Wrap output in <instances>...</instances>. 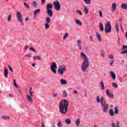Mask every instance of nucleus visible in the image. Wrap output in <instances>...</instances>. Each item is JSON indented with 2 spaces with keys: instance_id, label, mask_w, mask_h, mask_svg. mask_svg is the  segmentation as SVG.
<instances>
[{
  "instance_id": "1",
  "label": "nucleus",
  "mask_w": 127,
  "mask_h": 127,
  "mask_svg": "<svg viewBox=\"0 0 127 127\" xmlns=\"http://www.w3.org/2000/svg\"><path fill=\"white\" fill-rule=\"evenodd\" d=\"M80 56L82 57V59H83L82 64L81 65V70L82 72H87V69H88L89 64H90L89 61L88 60V57H87V55L83 52L81 53Z\"/></svg>"
},
{
  "instance_id": "2",
  "label": "nucleus",
  "mask_w": 127,
  "mask_h": 127,
  "mask_svg": "<svg viewBox=\"0 0 127 127\" xmlns=\"http://www.w3.org/2000/svg\"><path fill=\"white\" fill-rule=\"evenodd\" d=\"M69 106V101L66 100H62L60 103L59 111L62 115H66L68 113V107Z\"/></svg>"
},
{
  "instance_id": "3",
  "label": "nucleus",
  "mask_w": 127,
  "mask_h": 127,
  "mask_svg": "<svg viewBox=\"0 0 127 127\" xmlns=\"http://www.w3.org/2000/svg\"><path fill=\"white\" fill-rule=\"evenodd\" d=\"M101 107H102V111L103 113H108L109 111V104H107L106 102L104 103V97H101Z\"/></svg>"
},
{
  "instance_id": "4",
  "label": "nucleus",
  "mask_w": 127,
  "mask_h": 127,
  "mask_svg": "<svg viewBox=\"0 0 127 127\" xmlns=\"http://www.w3.org/2000/svg\"><path fill=\"white\" fill-rule=\"evenodd\" d=\"M66 70L67 69L65 65H60V67L58 69V73L61 75V76H63V75H64V72H66Z\"/></svg>"
},
{
  "instance_id": "5",
  "label": "nucleus",
  "mask_w": 127,
  "mask_h": 127,
  "mask_svg": "<svg viewBox=\"0 0 127 127\" xmlns=\"http://www.w3.org/2000/svg\"><path fill=\"white\" fill-rule=\"evenodd\" d=\"M105 31L106 33H110L112 31V26H111V23L108 22L106 24L105 27Z\"/></svg>"
},
{
  "instance_id": "6",
  "label": "nucleus",
  "mask_w": 127,
  "mask_h": 127,
  "mask_svg": "<svg viewBox=\"0 0 127 127\" xmlns=\"http://www.w3.org/2000/svg\"><path fill=\"white\" fill-rule=\"evenodd\" d=\"M54 6L55 9L56 10H57V11H59V10H60V9H61V5H60V3L58 0L54 2Z\"/></svg>"
},
{
  "instance_id": "7",
  "label": "nucleus",
  "mask_w": 127,
  "mask_h": 127,
  "mask_svg": "<svg viewBox=\"0 0 127 127\" xmlns=\"http://www.w3.org/2000/svg\"><path fill=\"white\" fill-rule=\"evenodd\" d=\"M56 69H57V64L55 62L52 63L51 66V70L53 71V73H54V74L57 73Z\"/></svg>"
},
{
  "instance_id": "8",
  "label": "nucleus",
  "mask_w": 127,
  "mask_h": 127,
  "mask_svg": "<svg viewBox=\"0 0 127 127\" xmlns=\"http://www.w3.org/2000/svg\"><path fill=\"white\" fill-rule=\"evenodd\" d=\"M16 16L18 21L21 22L22 24H23V23H22V15H21V13L19 11H17Z\"/></svg>"
},
{
  "instance_id": "9",
  "label": "nucleus",
  "mask_w": 127,
  "mask_h": 127,
  "mask_svg": "<svg viewBox=\"0 0 127 127\" xmlns=\"http://www.w3.org/2000/svg\"><path fill=\"white\" fill-rule=\"evenodd\" d=\"M26 98L28 103H30L31 104H32V103H33V99L32 98V97H31V96H30V95H27L26 96Z\"/></svg>"
},
{
  "instance_id": "10",
  "label": "nucleus",
  "mask_w": 127,
  "mask_h": 127,
  "mask_svg": "<svg viewBox=\"0 0 127 127\" xmlns=\"http://www.w3.org/2000/svg\"><path fill=\"white\" fill-rule=\"evenodd\" d=\"M77 43L79 50H82L83 47L82 46V40H78L77 41Z\"/></svg>"
},
{
  "instance_id": "11",
  "label": "nucleus",
  "mask_w": 127,
  "mask_h": 127,
  "mask_svg": "<svg viewBox=\"0 0 127 127\" xmlns=\"http://www.w3.org/2000/svg\"><path fill=\"white\" fill-rule=\"evenodd\" d=\"M106 95L109 98H111L113 99L114 98V94L110 93L109 89H107L106 91Z\"/></svg>"
},
{
  "instance_id": "12",
  "label": "nucleus",
  "mask_w": 127,
  "mask_h": 127,
  "mask_svg": "<svg viewBox=\"0 0 127 127\" xmlns=\"http://www.w3.org/2000/svg\"><path fill=\"white\" fill-rule=\"evenodd\" d=\"M47 13L50 17H52V16H53V11H52V9L47 10Z\"/></svg>"
},
{
  "instance_id": "13",
  "label": "nucleus",
  "mask_w": 127,
  "mask_h": 127,
  "mask_svg": "<svg viewBox=\"0 0 127 127\" xmlns=\"http://www.w3.org/2000/svg\"><path fill=\"white\" fill-rule=\"evenodd\" d=\"M33 60H39V61H41L42 60V58H41V56H33Z\"/></svg>"
},
{
  "instance_id": "14",
  "label": "nucleus",
  "mask_w": 127,
  "mask_h": 127,
  "mask_svg": "<svg viewBox=\"0 0 127 127\" xmlns=\"http://www.w3.org/2000/svg\"><path fill=\"white\" fill-rule=\"evenodd\" d=\"M53 5L51 3H49L47 5L46 10H51L53 8Z\"/></svg>"
},
{
  "instance_id": "15",
  "label": "nucleus",
  "mask_w": 127,
  "mask_h": 127,
  "mask_svg": "<svg viewBox=\"0 0 127 127\" xmlns=\"http://www.w3.org/2000/svg\"><path fill=\"white\" fill-rule=\"evenodd\" d=\"M96 37L97 40H98L99 42H101V41H102V38L101 37V35L99 33H96Z\"/></svg>"
},
{
  "instance_id": "16",
  "label": "nucleus",
  "mask_w": 127,
  "mask_h": 127,
  "mask_svg": "<svg viewBox=\"0 0 127 127\" xmlns=\"http://www.w3.org/2000/svg\"><path fill=\"white\" fill-rule=\"evenodd\" d=\"M41 11L40 9L38 8L36 9L34 11V15H35V16H37V14L38 13H39Z\"/></svg>"
},
{
  "instance_id": "17",
  "label": "nucleus",
  "mask_w": 127,
  "mask_h": 127,
  "mask_svg": "<svg viewBox=\"0 0 127 127\" xmlns=\"http://www.w3.org/2000/svg\"><path fill=\"white\" fill-rule=\"evenodd\" d=\"M109 115L111 117H114L115 116V112H114V110L113 109H110L109 110Z\"/></svg>"
},
{
  "instance_id": "18",
  "label": "nucleus",
  "mask_w": 127,
  "mask_h": 127,
  "mask_svg": "<svg viewBox=\"0 0 127 127\" xmlns=\"http://www.w3.org/2000/svg\"><path fill=\"white\" fill-rule=\"evenodd\" d=\"M75 23H76V24L77 25H79V26H81L83 25V24L82 23V22H81V21H80L78 19H75Z\"/></svg>"
},
{
  "instance_id": "19",
  "label": "nucleus",
  "mask_w": 127,
  "mask_h": 127,
  "mask_svg": "<svg viewBox=\"0 0 127 127\" xmlns=\"http://www.w3.org/2000/svg\"><path fill=\"white\" fill-rule=\"evenodd\" d=\"M80 124H81V121L80 120V118H78L75 120V125L76 127H79Z\"/></svg>"
},
{
  "instance_id": "20",
  "label": "nucleus",
  "mask_w": 127,
  "mask_h": 127,
  "mask_svg": "<svg viewBox=\"0 0 127 127\" xmlns=\"http://www.w3.org/2000/svg\"><path fill=\"white\" fill-rule=\"evenodd\" d=\"M112 11H116V9H117V4L116 3H112Z\"/></svg>"
},
{
  "instance_id": "21",
  "label": "nucleus",
  "mask_w": 127,
  "mask_h": 127,
  "mask_svg": "<svg viewBox=\"0 0 127 127\" xmlns=\"http://www.w3.org/2000/svg\"><path fill=\"white\" fill-rule=\"evenodd\" d=\"M61 84L62 85H67V80L64 79H61Z\"/></svg>"
},
{
  "instance_id": "22",
  "label": "nucleus",
  "mask_w": 127,
  "mask_h": 127,
  "mask_svg": "<svg viewBox=\"0 0 127 127\" xmlns=\"http://www.w3.org/2000/svg\"><path fill=\"white\" fill-rule=\"evenodd\" d=\"M110 75L113 80H116V74H115L114 72L111 71L110 72Z\"/></svg>"
},
{
  "instance_id": "23",
  "label": "nucleus",
  "mask_w": 127,
  "mask_h": 127,
  "mask_svg": "<svg viewBox=\"0 0 127 127\" xmlns=\"http://www.w3.org/2000/svg\"><path fill=\"white\" fill-rule=\"evenodd\" d=\"M4 75L5 78H7L8 76V70L6 69H4Z\"/></svg>"
},
{
  "instance_id": "24",
  "label": "nucleus",
  "mask_w": 127,
  "mask_h": 127,
  "mask_svg": "<svg viewBox=\"0 0 127 127\" xmlns=\"http://www.w3.org/2000/svg\"><path fill=\"white\" fill-rule=\"evenodd\" d=\"M121 8L127 10V3H123L121 5Z\"/></svg>"
},
{
  "instance_id": "25",
  "label": "nucleus",
  "mask_w": 127,
  "mask_h": 127,
  "mask_svg": "<svg viewBox=\"0 0 127 127\" xmlns=\"http://www.w3.org/2000/svg\"><path fill=\"white\" fill-rule=\"evenodd\" d=\"M114 114L115 115L119 114V108H118V107H117V106H116L114 108Z\"/></svg>"
},
{
  "instance_id": "26",
  "label": "nucleus",
  "mask_w": 127,
  "mask_h": 127,
  "mask_svg": "<svg viewBox=\"0 0 127 127\" xmlns=\"http://www.w3.org/2000/svg\"><path fill=\"white\" fill-rule=\"evenodd\" d=\"M67 96H68V93H67V91H66V90L63 91V97L64 98H67Z\"/></svg>"
},
{
  "instance_id": "27",
  "label": "nucleus",
  "mask_w": 127,
  "mask_h": 127,
  "mask_svg": "<svg viewBox=\"0 0 127 127\" xmlns=\"http://www.w3.org/2000/svg\"><path fill=\"white\" fill-rule=\"evenodd\" d=\"M29 93L30 96H31V97H33V90H32V87H30Z\"/></svg>"
},
{
  "instance_id": "28",
  "label": "nucleus",
  "mask_w": 127,
  "mask_h": 127,
  "mask_svg": "<svg viewBox=\"0 0 127 127\" xmlns=\"http://www.w3.org/2000/svg\"><path fill=\"white\" fill-rule=\"evenodd\" d=\"M65 123L66 125H70L71 124V120L70 119L67 118L65 120Z\"/></svg>"
},
{
  "instance_id": "29",
  "label": "nucleus",
  "mask_w": 127,
  "mask_h": 127,
  "mask_svg": "<svg viewBox=\"0 0 127 127\" xmlns=\"http://www.w3.org/2000/svg\"><path fill=\"white\" fill-rule=\"evenodd\" d=\"M100 85L102 90H105V83H104V81H101Z\"/></svg>"
},
{
  "instance_id": "30",
  "label": "nucleus",
  "mask_w": 127,
  "mask_h": 127,
  "mask_svg": "<svg viewBox=\"0 0 127 127\" xmlns=\"http://www.w3.org/2000/svg\"><path fill=\"white\" fill-rule=\"evenodd\" d=\"M1 119L2 120H4L5 121H7V120H9V116H2Z\"/></svg>"
},
{
  "instance_id": "31",
  "label": "nucleus",
  "mask_w": 127,
  "mask_h": 127,
  "mask_svg": "<svg viewBox=\"0 0 127 127\" xmlns=\"http://www.w3.org/2000/svg\"><path fill=\"white\" fill-rule=\"evenodd\" d=\"M99 27L101 31H104V25H103V23H100Z\"/></svg>"
},
{
  "instance_id": "32",
  "label": "nucleus",
  "mask_w": 127,
  "mask_h": 127,
  "mask_svg": "<svg viewBox=\"0 0 127 127\" xmlns=\"http://www.w3.org/2000/svg\"><path fill=\"white\" fill-rule=\"evenodd\" d=\"M84 8L85 14H88V12H89V10H88V7H87V6H85Z\"/></svg>"
},
{
  "instance_id": "33",
  "label": "nucleus",
  "mask_w": 127,
  "mask_h": 127,
  "mask_svg": "<svg viewBox=\"0 0 127 127\" xmlns=\"http://www.w3.org/2000/svg\"><path fill=\"white\" fill-rule=\"evenodd\" d=\"M33 6L34 7H37V6H38V4L37 3V2H36V1H33Z\"/></svg>"
},
{
  "instance_id": "34",
  "label": "nucleus",
  "mask_w": 127,
  "mask_h": 127,
  "mask_svg": "<svg viewBox=\"0 0 127 127\" xmlns=\"http://www.w3.org/2000/svg\"><path fill=\"white\" fill-rule=\"evenodd\" d=\"M115 28H116L117 32H119L120 30L119 29V24H118V23H116V24H115Z\"/></svg>"
},
{
  "instance_id": "35",
  "label": "nucleus",
  "mask_w": 127,
  "mask_h": 127,
  "mask_svg": "<svg viewBox=\"0 0 127 127\" xmlns=\"http://www.w3.org/2000/svg\"><path fill=\"white\" fill-rule=\"evenodd\" d=\"M112 87H113L114 88H118V85H117V83H115V82H113L112 83Z\"/></svg>"
},
{
  "instance_id": "36",
  "label": "nucleus",
  "mask_w": 127,
  "mask_h": 127,
  "mask_svg": "<svg viewBox=\"0 0 127 127\" xmlns=\"http://www.w3.org/2000/svg\"><path fill=\"white\" fill-rule=\"evenodd\" d=\"M86 4H91V0H83Z\"/></svg>"
},
{
  "instance_id": "37",
  "label": "nucleus",
  "mask_w": 127,
  "mask_h": 127,
  "mask_svg": "<svg viewBox=\"0 0 127 127\" xmlns=\"http://www.w3.org/2000/svg\"><path fill=\"white\" fill-rule=\"evenodd\" d=\"M46 23H50V18L49 17H47L46 18Z\"/></svg>"
},
{
  "instance_id": "38",
  "label": "nucleus",
  "mask_w": 127,
  "mask_h": 127,
  "mask_svg": "<svg viewBox=\"0 0 127 127\" xmlns=\"http://www.w3.org/2000/svg\"><path fill=\"white\" fill-rule=\"evenodd\" d=\"M76 13H78L80 15H83V13H82V11L80 10H76Z\"/></svg>"
},
{
  "instance_id": "39",
  "label": "nucleus",
  "mask_w": 127,
  "mask_h": 127,
  "mask_svg": "<svg viewBox=\"0 0 127 127\" xmlns=\"http://www.w3.org/2000/svg\"><path fill=\"white\" fill-rule=\"evenodd\" d=\"M45 27L46 29H48L49 27H50V26L49 25V24L48 23H46L45 24Z\"/></svg>"
},
{
  "instance_id": "40",
  "label": "nucleus",
  "mask_w": 127,
  "mask_h": 127,
  "mask_svg": "<svg viewBox=\"0 0 127 127\" xmlns=\"http://www.w3.org/2000/svg\"><path fill=\"white\" fill-rule=\"evenodd\" d=\"M99 13L101 18H103V12H102V10H99Z\"/></svg>"
},
{
  "instance_id": "41",
  "label": "nucleus",
  "mask_w": 127,
  "mask_h": 127,
  "mask_svg": "<svg viewBox=\"0 0 127 127\" xmlns=\"http://www.w3.org/2000/svg\"><path fill=\"white\" fill-rule=\"evenodd\" d=\"M29 50H30V51H32V52H36V50L33 47L29 48Z\"/></svg>"
},
{
  "instance_id": "42",
  "label": "nucleus",
  "mask_w": 127,
  "mask_h": 127,
  "mask_svg": "<svg viewBox=\"0 0 127 127\" xmlns=\"http://www.w3.org/2000/svg\"><path fill=\"white\" fill-rule=\"evenodd\" d=\"M63 127V124H62V123L61 122H59L58 123V127Z\"/></svg>"
},
{
  "instance_id": "43",
  "label": "nucleus",
  "mask_w": 127,
  "mask_h": 127,
  "mask_svg": "<svg viewBox=\"0 0 127 127\" xmlns=\"http://www.w3.org/2000/svg\"><path fill=\"white\" fill-rule=\"evenodd\" d=\"M96 101L98 104H99V103H100V102H101V98H100V96H97Z\"/></svg>"
},
{
  "instance_id": "44",
  "label": "nucleus",
  "mask_w": 127,
  "mask_h": 127,
  "mask_svg": "<svg viewBox=\"0 0 127 127\" xmlns=\"http://www.w3.org/2000/svg\"><path fill=\"white\" fill-rule=\"evenodd\" d=\"M68 33H66L65 34V35L64 36L63 39L64 40H65V39H66V38H67V37H68Z\"/></svg>"
},
{
  "instance_id": "45",
  "label": "nucleus",
  "mask_w": 127,
  "mask_h": 127,
  "mask_svg": "<svg viewBox=\"0 0 127 127\" xmlns=\"http://www.w3.org/2000/svg\"><path fill=\"white\" fill-rule=\"evenodd\" d=\"M31 53H29L27 55H25V57H28V58H31Z\"/></svg>"
},
{
  "instance_id": "46",
  "label": "nucleus",
  "mask_w": 127,
  "mask_h": 127,
  "mask_svg": "<svg viewBox=\"0 0 127 127\" xmlns=\"http://www.w3.org/2000/svg\"><path fill=\"white\" fill-rule=\"evenodd\" d=\"M24 5L25 6V7H26L27 8H29V5H28V4H27V3L26 2H24Z\"/></svg>"
},
{
  "instance_id": "47",
  "label": "nucleus",
  "mask_w": 127,
  "mask_h": 127,
  "mask_svg": "<svg viewBox=\"0 0 127 127\" xmlns=\"http://www.w3.org/2000/svg\"><path fill=\"white\" fill-rule=\"evenodd\" d=\"M13 82H14V86H15L16 88H18V86H17V84H16V82L15 81V79L13 80Z\"/></svg>"
},
{
  "instance_id": "48",
  "label": "nucleus",
  "mask_w": 127,
  "mask_h": 127,
  "mask_svg": "<svg viewBox=\"0 0 127 127\" xmlns=\"http://www.w3.org/2000/svg\"><path fill=\"white\" fill-rule=\"evenodd\" d=\"M89 39L91 42H94V38H93V36H90Z\"/></svg>"
},
{
  "instance_id": "49",
  "label": "nucleus",
  "mask_w": 127,
  "mask_h": 127,
  "mask_svg": "<svg viewBox=\"0 0 127 127\" xmlns=\"http://www.w3.org/2000/svg\"><path fill=\"white\" fill-rule=\"evenodd\" d=\"M8 67L10 71H11V72H12V73H13V69H12V68H11V66H10V65H8Z\"/></svg>"
},
{
  "instance_id": "50",
  "label": "nucleus",
  "mask_w": 127,
  "mask_h": 127,
  "mask_svg": "<svg viewBox=\"0 0 127 127\" xmlns=\"http://www.w3.org/2000/svg\"><path fill=\"white\" fill-rule=\"evenodd\" d=\"M11 20V14H10L8 15V19H7V21H9L10 20Z\"/></svg>"
},
{
  "instance_id": "51",
  "label": "nucleus",
  "mask_w": 127,
  "mask_h": 127,
  "mask_svg": "<svg viewBox=\"0 0 127 127\" xmlns=\"http://www.w3.org/2000/svg\"><path fill=\"white\" fill-rule=\"evenodd\" d=\"M125 49H127V45H124L122 47V50H125Z\"/></svg>"
},
{
  "instance_id": "52",
  "label": "nucleus",
  "mask_w": 127,
  "mask_h": 127,
  "mask_svg": "<svg viewBox=\"0 0 127 127\" xmlns=\"http://www.w3.org/2000/svg\"><path fill=\"white\" fill-rule=\"evenodd\" d=\"M101 57H105V52L104 51L101 52Z\"/></svg>"
},
{
  "instance_id": "53",
  "label": "nucleus",
  "mask_w": 127,
  "mask_h": 127,
  "mask_svg": "<svg viewBox=\"0 0 127 127\" xmlns=\"http://www.w3.org/2000/svg\"><path fill=\"white\" fill-rule=\"evenodd\" d=\"M109 59H114V55H110L109 56Z\"/></svg>"
},
{
  "instance_id": "54",
  "label": "nucleus",
  "mask_w": 127,
  "mask_h": 127,
  "mask_svg": "<svg viewBox=\"0 0 127 127\" xmlns=\"http://www.w3.org/2000/svg\"><path fill=\"white\" fill-rule=\"evenodd\" d=\"M53 96L54 97V98H57V97H58V94L55 93L53 95Z\"/></svg>"
},
{
  "instance_id": "55",
  "label": "nucleus",
  "mask_w": 127,
  "mask_h": 127,
  "mask_svg": "<svg viewBox=\"0 0 127 127\" xmlns=\"http://www.w3.org/2000/svg\"><path fill=\"white\" fill-rule=\"evenodd\" d=\"M18 93L19 94H20V95H21V96H22V95H23V93L20 90H18Z\"/></svg>"
},
{
  "instance_id": "56",
  "label": "nucleus",
  "mask_w": 127,
  "mask_h": 127,
  "mask_svg": "<svg viewBox=\"0 0 127 127\" xmlns=\"http://www.w3.org/2000/svg\"><path fill=\"white\" fill-rule=\"evenodd\" d=\"M114 60H111V62L110 63V65L112 66L114 64Z\"/></svg>"
},
{
  "instance_id": "57",
  "label": "nucleus",
  "mask_w": 127,
  "mask_h": 127,
  "mask_svg": "<svg viewBox=\"0 0 127 127\" xmlns=\"http://www.w3.org/2000/svg\"><path fill=\"white\" fill-rule=\"evenodd\" d=\"M119 81H120V82L121 83H123V82H124V80L123 79V78H122V77H120V78H119Z\"/></svg>"
},
{
  "instance_id": "58",
  "label": "nucleus",
  "mask_w": 127,
  "mask_h": 127,
  "mask_svg": "<svg viewBox=\"0 0 127 127\" xmlns=\"http://www.w3.org/2000/svg\"><path fill=\"white\" fill-rule=\"evenodd\" d=\"M46 1V0H41L42 4H44Z\"/></svg>"
},
{
  "instance_id": "59",
  "label": "nucleus",
  "mask_w": 127,
  "mask_h": 127,
  "mask_svg": "<svg viewBox=\"0 0 127 127\" xmlns=\"http://www.w3.org/2000/svg\"><path fill=\"white\" fill-rule=\"evenodd\" d=\"M120 27H121V30H122V31H123V30H124V28H123V24H122V23H121V24H120Z\"/></svg>"
},
{
  "instance_id": "60",
  "label": "nucleus",
  "mask_w": 127,
  "mask_h": 127,
  "mask_svg": "<svg viewBox=\"0 0 127 127\" xmlns=\"http://www.w3.org/2000/svg\"><path fill=\"white\" fill-rule=\"evenodd\" d=\"M52 126H53V127H55V124L54 123H52Z\"/></svg>"
},
{
  "instance_id": "61",
  "label": "nucleus",
  "mask_w": 127,
  "mask_h": 127,
  "mask_svg": "<svg viewBox=\"0 0 127 127\" xmlns=\"http://www.w3.org/2000/svg\"><path fill=\"white\" fill-rule=\"evenodd\" d=\"M25 50H27V49H28V46H26L25 47Z\"/></svg>"
},
{
  "instance_id": "62",
  "label": "nucleus",
  "mask_w": 127,
  "mask_h": 127,
  "mask_svg": "<svg viewBox=\"0 0 127 127\" xmlns=\"http://www.w3.org/2000/svg\"><path fill=\"white\" fill-rule=\"evenodd\" d=\"M9 97H10V98H12L13 97V95H12V94H9Z\"/></svg>"
},
{
  "instance_id": "63",
  "label": "nucleus",
  "mask_w": 127,
  "mask_h": 127,
  "mask_svg": "<svg viewBox=\"0 0 127 127\" xmlns=\"http://www.w3.org/2000/svg\"><path fill=\"white\" fill-rule=\"evenodd\" d=\"M74 94H78V92H77V90H75L74 91Z\"/></svg>"
},
{
  "instance_id": "64",
  "label": "nucleus",
  "mask_w": 127,
  "mask_h": 127,
  "mask_svg": "<svg viewBox=\"0 0 127 127\" xmlns=\"http://www.w3.org/2000/svg\"><path fill=\"white\" fill-rule=\"evenodd\" d=\"M126 38L127 39V32H126Z\"/></svg>"
}]
</instances>
